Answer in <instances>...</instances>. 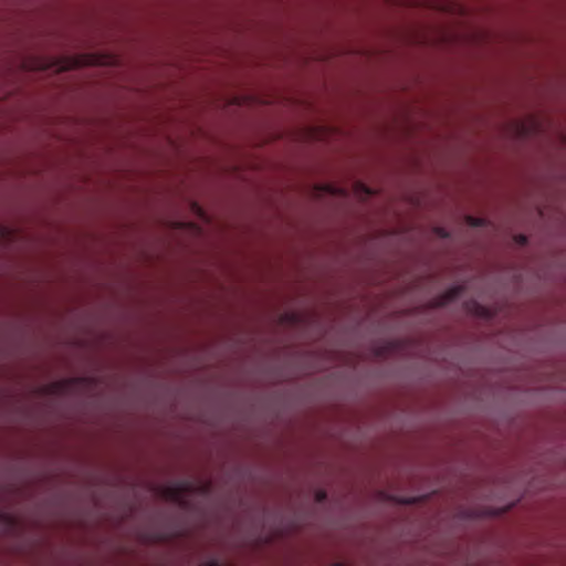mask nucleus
<instances>
[{
	"label": "nucleus",
	"instance_id": "nucleus-5",
	"mask_svg": "<svg viewBox=\"0 0 566 566\" xmlns=\"http://www.w3.org/2000/svg\"><path fill=\"white\" fill-rule=\"evenodd\" d=\"M324 497H325V493H324V492H319V493L317 494V500H318V501H323V500H324Z\"/></svg>",
	"mask_w": 566,
	"mask_h": 566
},
{
	"label": "nucleus",
	"instance_id": "nucleus-3",
	"mask_svg": "<svg viewBox=\"0 0 566 566\" xmlns=\"http://www.w3.org/2000/svg\"><path fill=\"white\" fill-rule=\"evenodd\" d=\"M516 241H517L518 243H521V244H525V243H526V241H527V238H526L525 235H522V234H521V235H517V237H516Z\"/></svg>",
	"mask_w": 566,
	"mask_h": 566
},
{
	"label": "nucleus",
	"instance_id": "nucleus-2",
	"mask_svg": "<svg viewBox=\"0 0 566 566\" xmlns=\"http://www.w3.org/2000/svg\"><path fill=\"white\" fill-rule=\"evenodd\" d=\"M461 290L462 289L460 286H454V287L450 289L448 292H446L441 296L439 304L444 305V304L455 300L461 294Z\"/></svg>",
	"mask_w": 566,
	"mask_h": 566
},
{
	"label": "nucleus",
	"instance_id": "nucleus-6",
	"mask_svg": "<svg viewBox=\"0 0 566 566\" xmlns=\"http://www.w3.org/2000/svg\"><path fill=\"white\" fill-rule=\"evenodd\" d=\"M470 220H471V223H472L473 226H478V224H480V219H473V218H471Z\"/></svg>",
	"mask_w": 566,
	"mask_h": 566
},
{
	"label": "nucleus",
	"instance_id": "nucleus-1",
	"mask_svg": "<svg viewBox=\"0 0 566 566\" xmlns=\"http://www.w3.org/2000/svg\"><path fill=\"white\" fill-rule=\"evenodd\" d=\"M189 489L190 485L188 482H178L166 486L164 489V496L169 501L181 505L185 503V496Z\"/></svg>",
	"mask_w": 566,
	"mask_h": 566
},
{
	"label": "nucleus",
	"instance_id": "nucleus-4",
	"mask_svg": "<svg viewBox=\"0 0 566 566\" xmlns=\"http://www.w3.org/2000/svg\"><path fill=\"white\" fill-rule=\"evenodd\" d=\"M201 566H220V564L217 560H211V562L206 563V564H203Z\"/></svg>",
	"mask_w": 566,
	"mask_h": 566
},
{
	"label": "nucleus",
	"instance_id": "nucleus-7",
	"mask_svg": "<svg viewBox=\"0 0 566 566\" xmlns=\"http://www.w3.org/2000/svg\"><path fill=\"white\" fill-rule=\"evenodd\" d=\"M334 566H347V565L342 564V563H336Z\"/></svg>",
	"mask_w": 566,
	"mask_h": 566
}]
</instances>
